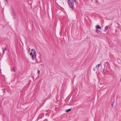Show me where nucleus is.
Segmentation results:
<instances>
[{"mask_svg": "<svg viewBox=\"0 0 121 121\" xmlns=\"http://www.w3.org/2000/svg\"><path fill=\"white\" fill-rule=\"evenodd\" d=\"M96 32L98 34H100L99 33H100V31H99V30H98V29H97L96 30Z\"/></svg>", "mask_w": 121, "mask_h": 121, "instance_id": "6e6552de", "label": "nucleus"}, {"mask_svg": "<svg viewBox=\"0 0 121 121\" xmlns=\"http://www.w3.org/2000/svg\"><path fill=\"white\" fill-rule=\"evenodd\" d=\"M101 63L99 64H98L96 66V68H98V69L99 67L101 65Z\"/></svg>", "mask_w": 121, "mask_h": 121, "instance_id": "423d86ee", "label": "nucleus"}, {"mask_svg": "<svg viewBox=\"0 0 121 121\" xmlns=\"http://www.w3.org/2000/svg\"><path fill=\"white\" fill-rule=\"evenodd\" d=\"M71 108H70L69 109H68L67 110H66V112H68L70 111L71 110Z\"/></svg>", "mask_w": 121, "mask_h": 121, "instance_id": "0eeeda50", "label": "nucleus"}, {"mask_svg": "<svg viewBox=\"0 0 121 121\" xmlns=\"http://www.w3.org/2000/svg\"><path fill=\"white\" fill-rule=\"evenodd\" d=\"M74 0L75 2H76V0Z\"/></svg>", "mask_w": 121, "mask_h": 121, "instance_id": "9d476101", "label": "nucleus"}, {"mask_svg": "<svg viewBox=\"0 0 121 121\" xmlns=\"http://www.w3.org/2000/svg\"><path fill=\"white\" fill-rule=\"evenodd\" d=\"M108 26H106L105 27V29L104 31L106 32L108 29Z\"/></svg>", "mask_w": 121, "mask_h": 121, "instance_id": "39448f33", "label": "nucleus"}, {"mask_svg": "<svg viewBox=\"0 0 121 121\" xmlns=\"http://www.w3.org/2000/svg\"><path fill=\"white\" fill-rule=\"evenodd\" d=\"M37 71H38V75L40 73V70H38Z\"/></svg>", "mask_w": 121, "mask_h": 121, "instance_id": "1a4fd4ad", "label": "nucleus"}, {"mask_svg": "<svg viewBox=\"0 0 121 121\" xmlns=\"http://www.w3.org/2000/svg\"><path fill=\"white\" fill-rule=\"evenodd\" d=\"M2 49L3 52L4 53L5 52V51L6 49V48L5 47H4V48H2Z\"/></svg>", "mask_w": 121, "mask_h": 121, "instance_id": "20e7f679", "label": "nucleus"}, {"mask_svg": "<svg viewBox=\"0 0 121 121\" xmlns=\"http://www.w3.org/2000/svg\"><path fill=\"white\" fill-rule=\"evenodd\" d=\"M68 1L70 7L71 8H73L74 5L73 0H68Z\"/></svg>", "mask_w": 121, "mask_h": 121, "instance_id": "f03ea898", "label": "nucleus"}, {"mask_svg": "<svg viewBox=\"0 0 121 121\" xmlns=\"http://www.w3.org/2000/svg\"><path fill=\"white\" fill-rule=\"evenodd\" d=\"M29 52L30 53V55L32 56L33 59H34V57L35 56V57L36 56V52L35 50L33 49H31L30 51L29 50Z\"/></svg>", "mask_w": 121, "mask_h": 121, "instance_id": "f257e3e1", "label": "nucleus"}, {"mask_svg": "<svg viewBox=\"0 0 121 121\" xmlns=\"http://www.w3.org/2000/svg\"><path fill=\"white\" fill-rule=\"evenodd\" d=\"M13 70H14V69H13Z\"/></svg>", "mask_w": 121, "mask_h": 121, "instance_id": "9b49d317", "label": "nucleus"}, {"mask_svg": "<svg viewBox=\"0 0 121 121\" xmlns=\"http://www.w3.org/2000/svg\"><path fill=\"white\" fill-rule=\"evenodd\" d=\"M95 27L97 29H99L100 30H101V26H100L98 25H96Z\"/></svg>", "mask_w": 121, "mask_h": 121, "instance_id": "7ed1b4c3", "label": "nucleus"}]
</instances>
